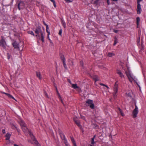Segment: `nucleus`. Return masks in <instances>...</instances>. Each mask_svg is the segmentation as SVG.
I'll return each mask as SVG.
<instances>
[{
	"mask_svg": "<svg viewBox=\"0 0 146 146\" xmlns=\"http://www.w3.org/2000/svg\"><path fill=\"white\" fill-rule=\"evenodd\" d=\"M60 101H61V102L62 103V104L63 105H64V104H63V100H62V98H61V99H60Z\"/></svg>",
	"mask_w": 146,
	"mask_h": 146,
	"instance_id": "obj_51",
	"label": "nucleus"
},
{
	"mask_svg": "<svg viewBox=\"0 0 146 146\" xmlns=\"http://www.w3.org/2000/svg\"><path fill=\"white\" fill-rule=\"evenodd\" d=\"M65 1H66L67 2H71L72 1H70V0H65Z\"/></svg>",
	"mask_w": 146,
	"mask_h": 146,
	"instance_id": "obj_52",
	"label": "nucleus"
},
{
	"mask_svg": "<svg viewBox=\"0 0 146 146\" xmlns=\"http://www.w3.org/2000/svg\"><path fill=\"white\" fill-rule=\"evenodd\" d=\"M136 11L138 14H140L141 13L142 9L141 8L140 4H137Z\"/></svg>",
	"mask_w": 146,
	"mask_h": 146,
	"instance_id": "obj_8",
	"label": "nucleus"
},
{
	"mask_svg": "<svg viewBox=\"0 0 146 146\" xmlns=\"http://www.w3.org/2000/svg\"><path fill=\"white\" fill-rule=\"evenodd\" d=\"M72 87L74 89H76L79 88L76 84H72Z\"/></svg>",
	"mask_w": 146,
	"mask_h": 146,
	"instance_id": "obj_23",
	"label": "nucleus"
},
{
	"mask_svg": "<svg viewBox=\"0 0 146 146\" xmlns=\"http://www.w3.org/2000/svg\"><path fill=\"white\" fill-rule=\"evenodd\" d=\"M117 73L118 74L121 78H124V76L121 70H117Z\"/></svg>",
	"mask_w": 146,
	"mask_h": 146,
	"instance_id": "obj_11",
	"label": "nucleus"
},
{
	"mask_svg": "<svg viewBox=\"0 0 146 146\" xmlns=\"http://www.w3.org/2000/svg\"><path fill=\"white\" fill-rule=\"evenodd\" d=\"M93 144H92V145H90V146H93Z\"/></svg>",
	"mask_w": 146,
	"mask_h": 146,
	"instance_id": "obj_63",
	"label": "nucleus"
},
{
	"mask_svg": "<svg viewBox=\"0 0 146 146\" xmlns=\"http://www.w3.org/2000/svg\"><path fill=\"white\" fill-rule=\"evenodd\" d=\"M0 92L1 93H2V94H5L9 98H11L13 99H14V100H15V99L14 98V97H13L12 95H11L10 94H8V93H5V92H2V91H1Z\"/></svg>",
	"mask_w": 146,
	"mask_h": 146,
	"instance_id": "obj_13",
	"label": "nucleus"
},
{
	"mask_svg": "<svg viewBox=\"0 0 146 146\" xmlns=\"http://www.w3.org/2000/svg\"><path fill=\"white\" fill-rule=\"evenodd\" d=\"M49 35H48H48H47V38H48V39L49 40L50 39V38H49Z\"/></svg>",
	"mask_w": 146,
	"mask_h": 146,
	"instance_id": "obj_50",
	"label": "nucleus"
},
{
	"mask_svg": "<svg viewBox=\"0 0 146 146\" xmlns=\"http://www.w3.org/2000/svg\"><path fill=\"white\" fill-rule=\"evenodd\" d=\"M0 45L3 48L5 47V41L3 38H2L0 40Z\"/></svg>",
	"mask_w": 146,
	"mask_h": 146,
	"instance_id": "obj_12",
	"label": "nucleus"
},
{
	"mask_svg": "<svg viewBox=\"0 0 146 146\" xmlns=\"http://www.w3.org/2000/svg\"><path fill=\"white\" fill-rule=\"evenodd\" d=\"M141 47H142V48H143V42H141Z\"/></svg>",
	"mask_w": 146,
	"mask_h": 146,
	"instance_id": "obj_55",
	"label": "nucleus"
},
{
	"mask_svg": "<svg viewBox=\"0 0 146 146\" xmlns=\"http://www.w3.org/2000/svg\"><path fill=\"white\" fill-rule=\"evenodd\" d=\"M81 118L83 120H85V117L84 116L80 115Z\"/></svg>",
	"mask_w": 146,
	"mask_h": 146,
	"instance_id": "obj_40",
	"label": "nucleus"
},
{
	"mask_svg": "<svg viewBox=\"0 0 146 146\" xmlns=\"http://www.w3.org/2000/svg\"><path fill=\"white\" fill-rule=\"evenodd\" d=\"M114 32L115 33H117V32H118V31L117 30H114Z\"/></svg>",
	"mask_w": 146,
	"mask_h": 146,
	"instance_id": "obj_59",
	"label": "nucleus"
},
{
	"mask_svg": "<svg viewBox=\"0 0 146 146\" xmlns=\"http://www.w3.org/2000/svg\"><path fill=\"white\" fill-rule=\"evenodd\" d=\"M75 123L79 128L81 127V126L80 124V122L79 120H77Z\"/></svg>",
	"mask_w": 146,
	"mask_h": 146,
	"instance_id": "obj_21",
	"label": "nucleus"
},
{
	"mask_svg": "<svg viewBox=\"0 0 146 146\" xmlns=\"http://www.w3.org/2000/svg\"><path fill=\"white\" fill-rule=\"evenodd\" d=\"M68 81L69 83L70 84L71 83V81L70 80L68 79Z\"/></svg>",
	"mask_w": 146,
	"mask_h": 146,
	"instance_id": "obj_56",
	"label": "nucleus"
},
{
	"mask_svg": "<svg viewBox=\"0 0 146 146\" xmlns=\"http://www.w3.org/2000/svg\"><path fill=\"white\" fill-rule=\"evenodd\" d=\"M117 38L116 37H115L114 38V42L113 44V45H115L117 43Z\"/></svg>",
	"mask_w": 146,
	"mask_h": 146,
	"instance_id": "obj_28",
	"label": "nucleus"
},
{
	"mask_svg": "<svg viewBox=\"0 0 146 146\" xmlns=\"http://www.w3.org/2000/svg\"><path fill=\"white\" fill-rule=\"evenodd\" d=\"M62 29H61L59 30L58 34L60 35L61 36H62Z\"/></svg>",
	"mask_w": 146,
	"mask_h": 146,
	"instance_id": "obj_39",
	"label": "nucleus"
},
{
	"mask_svg": "<svg viewBox=\"0 0 146 146\" xmlns=\"http://www.w3.org/2000/svg\"><path fill=\"white\" fill-rule=\"evenodd\" d=\"M100 85H101L103 86H105L107 88H109V87L107 86L104 84H100Z\"/></svg>",
	"mask_w": 146,
	"mask_h": 146,
	"instance_id": "obj_41",
	"label": "nucleus"
},
{
	"mask_svg": "<svg viewBox=\"0 0 146 146\" xmlns=\"http://www.w3.org/2000/svg\"><path fill=\"white\" fill-rule=\"evenodd\" d=\"M96 136V135H94V136H93V137L92 138H94V139H95V138Z\"/></svg>",
	"mask_w": 146,
	"mask_h": 146,
	"instance_id": "obj_60",
	"label": "nucleus"
},
{
	"mask_svg": "<svg viewBox=\"0 0 146 146\" xmlns=\"http://www.w3.org/2000/svg\"><path fill=\"white\" fill-rule=\"evenodd\" d=\"M36 75L37 77L40 80L42 79V77L41 76L40 73L39 72L36 71Z\"/></svg>",
	"mask_w": 146,
	"mask_h": 146,
	"instance_id": "obj_14",
	"label": "nucleus"
},
{
	"mask_svg": "<svg viewBox=\"0 0 146 146\" xmlns=\"http://www.w3.org/2000/svg\"><path fill=\"white\" fill-rule=\"evenodd\" d=\"M11 135L9 133H7L5 135L6 140H9L10 139Z\"/></svg>",
	"mask_w": 146,
	"mask_h": 146,
	"instance_id": "obj_18",
	"label": "nucleus"
},
{
	"mask_svg": "<svg viewBox=\"0 0 146 146\" xmlns=\"http://www.w3.org/2000/svg\"><path fill=\"white\" fill-rule=\"evenodd\" d=\"M140 21V19L139 17H138L136 18V23L137 26L138 25L139 22Z\"/></svg>",
	"mask_w": 146,
	"mask_h": 146,
	"instance_id": "obj_25",
	"label": "nucleus"
},
{
	"mask_svg": "<svg viewBox=\"0 0 146 146\" xmlns=\"http://www.w3.org/2000/svg\"><path fill=\"white\" fill-rule=\"evenodd\" d=\"M93 78L95 80L96 82L97 81H99L98 78L97 76L96 75H94L93 76Z\"/></svg>",
	"mask_w": 146,
	"mask_h": 146,
	"instance_id": "obj_22",
	"label": "nucleus"
},
{
	"mask_svg": "<svg viewBox=\"0 0 146 146\" xmlns=\"http://www.w3.org/2000/svg\"><path fill=\"white\" fill-rule=\"evenodd\" d=\"M23 46L22 47V49H21V50H20L19 51V52L20 53V54H21V52L23 51Z\"/></svg>",
	"mask_w": 146,
	"mask_h": 146,
	"instance_id": "obj_49",
	"label": "nucleus"
},
{
	"mask_svg": "<svg viewBox=\"0 0 146 146\" xmlns=\"http://www.w3.org/2000/svg\"><path fill=\"white\" fill-rule=\"evenodd\" d=\"M32 139H31L33 140V141L34 142L35 144L36 145V146H41L39 144L38 142V141L37 140L36 138L34 137H32Z\"/></svg>",
	"mask_w": 146,
	"mask_h": 146,
	"instance_id": "obj_9",
	"label": "nucleus"
},
{
	"mask_svg": "<svg viewBox=\"0 0 146 146\" xmlns=\"http://www.w3.org/2000/svg\"><path fill=\"white\" fill-rule=\"evenodd\" d=\"M70 138L73 144V146H77L74 138L72 137H70Z\"/></svg>",
	"mask_w": 146,
	"mask_h": 146,
	"instance_id": "obj_17",
	"label": "nucleus"
},
{
	"mask_svg": "<svg viewBox=\"0 0 146 146\" xmlns=\"http://www.w3.org/2000/svg\"><path fill=\"white\" fill-rule=\"evenodd\" d=\"M50 0L53 3L54 7H56V6L55 1L54 0Z\"/></svg>",
	"mask_w": 146,
	"mask_h": 146,
	"instance_id": "obj_32",
	"label": "nucleus"
},
{
	"mask_svg": "<svg viewBox=\"0 0 146 146\" xmlns=\"http://www.w3.org/2000/svg\"><path fill=\"white\" fill-rule=\"evenodd\" d=\"M90 107L92 109H94V104L92 103L90 105Z\"/></svg>",
	"mask_w": 146,
	"mask_h": 146,
	"instance_id": "obj_33",
	"label": "nucleus"
},
{
	"mask_svg": "<svg viewBox=\"0 0 146 146\" xmlns=\"http://www.w3.org/2000/svg\"><path fill=\"white\" fill-rule=\"evenodd\" d=\"M62 62H63V66H64V67L65 68V69H67V67L66 65V64L65 63V61H63Z\"/></svg>",
	"mask_w": 146,
	"mask_h": 146,
	"instance_id": "obj_34",
	"label": "nucleus"
},
{
	"mask_svg": "<svg viewBox=\"0 0 146 146\" xmlns=\"http://www.w3.org/2000/svg\"><path fill=\"white\" fill-rule=\"evenodd\" d=\"M99 1V0H95V1H94L93 0H91L90 3L92 4L97 5L98 4Z\"/></svg>",
	"mask_w": 146,
	"mask_h": 146,
	"instance_id": "obj_19",
	"label": "nucleus"
},
{
	"mask_svg": "<svg viewBox=\"0 0 146 146\" xmlns=\"http://www.w3.org/2000/svg\"><path fill=\"white\" fill-rule=\"evenodd\" d=\"M127 95L128 96H131L129 94V93H128V94H127Z\"/></svg>",
	"mask_w": 146,
	"mask_h": 146,
	"instance_id": "obj_61",
	"label": "nucleus"
},
{
	"mask_svg": "<svg viewBox=\"0 0 146 146\" xmlns=\"http://www.w3.org/2000/svg\"><path fill=\"white\" fill-rule=\"evenodd\" d=\"M60 58H61L62 61V62L63 61H65V58H64V56L63 55H61L60 56Z\"/></svg>",
	"mask_w": 146,
	"mask_h": 146,
	"instance_id": "obj_31",
	"label": "nucleus"
},
{
	"mask_svg": "<svg viewBox=\"0 0 146 146\" xmlns=\"http://www.w3.org/2000/svg\"><path fill=\"white\" fill-rule=\"evenodd\" d=\"M17 3H18V8L19 10L23 9L25 7V4L23 1L18 0Z\"/></svg>",
	"mask_w": 146,
	"mask_h": 146,
	"instance_id": "obj_5",
	"label": "nucleus"
},
{
	"mask_svg": "<svg viewBox=\"0 0 146 146\" xmlns=\"http://www.w3.org/2000/svg\"><path fill=\"white\" fill-rule=\"evenodd\" d=\"M34 31L36 34L35 36L36 38L38 40H41L42 42H44L45 35L44 32L42 31L41 27L40 26H38L35 29Z\"/></svg>",
	"mask_w": 146,
	"mask_h": 146,
	"instance_id": "obj_1",
	"label": "nucleus"
},
{
	"mask_svg": "<svg viewBox=\"0 0 146 146\" xmlns=\"http://www.w3.org/2000/svg\"><path fill=\"white\" fill-rule=\"evenodd\" d=\"M58 98H59V99H61V98H62L61 97L60 94H58Z\"/></svg>",
	"mask_w": 146,
	"mask_h": 146,
	"instance_id": "obj_45",
	"label": "nucleus"
},
{
	"mask_svg": "<svg viewBox=\"0 0 146 146\" xmlns=\"http://www.w3.org/2000/svg\"><path fill=\"white\" fill-rule=\"evenodd\" d=\"M115 55L114 53L111 52H109L107 54V56L110 57H111Z\"/></svg>",
	"mask_w": 146,
	"mask_h": 146,
	"instance_id": "obj_16",
	"label": "nucleus"
},
{
	"mask_svg": "<svg viewBox=\"0 0 146 146\" xmlns=\"http://www.w3.org/2000/svg\"><path fill=\"white\" fill-rule=\"evenodd\" d=\"M125 74L127 76L129 81L131 82H132L134 80V76L133 74L130 73L129 71H126L125 72Z\"/></svg>",
	"mask_w": 146,
	"mask_h": 146,
	"instance_id": "obj_6",
	"label": "nucleus"
},
{
	"mask_svg": "<svg viewBox=\"0 0 146 146\" xmlns=\"http://www.w3.org/2000/svg\"><path fill=\"white\" fill-rule=\"evenodd\" d=\"M21 128L23 131L25 133H28L29 134L31 139H32V138L33 137L32 136H33V137H35L33 135L32 132H31V130L27 128V125L24 126V127H22Z\"/></svg>",
	"mask_w": 146,
	"mask_h": 146,
	"instance_id": "obj_3",
	"label": "nucleus"
},
{
	"mask_svg": "<svg viewBox=\"0 0 146 146\" xmlns=\"http://www.w3.org/2000/svg\"><path fill=\"white\" fill-rule=\"evenodd\" d=\"M28 141L29 142H30L31 143H33V142L31 141V140H28Z\"/></svg>",
	"mask_w": 146,
	"mask_h": 146,
	"instance_id": "obj_57",
	"label": "nucleus"
},
{
	"mask_svg": "<svg viewBox=\"0 0 146 146\" xmlns=\"http://www.w3.org/2000/svg\"><path fill=\"white\" fill-rule=\"evenodd\" d=\"M49 41H50V43H51V44H53V42L51 40V39L49 40Z\"/></svg>",
	"mask_w": 146,
	"mask_h": 146,
	"instance_id": "obj_53",
	"label": "nucleus"
},
{
	"mask_svg": "<svg viewBox=\"0 0 146 146\" xmlns=\"http://www.w3.org/2000/svg\"><path fill=\"white\" fill-rule=\"evenodd\" d=\"M94 138H92L91 141V144L94 145L95 144V142L94 141Z\"/></svg>",
	"mask_w": 146,
	"mask_h": 146,
	"instance_id": "obj_35",
	"label": "nucleus"
},
{
	"mask_svg": "<svg viewBox=\"0 0 146 146\" xmlns=\"http://www.w3.org/2000/svg\"><path fill=\"white\" fill-rule=\"evenodd\" d=\"M11 55L9 54V53H7V58L8 59H10V58Z\"/></svg>",
	"mask_w": 146,
	"mask_h": 146,
	"instance_id": "obj_44",
	"label": "nucleus"
},
{
	"mask_svg": "<svg viewBox=\"0 0 146 146\" xmlns=\"http://www.w3.org/2000/svg\"><path fill=\"white\" fill-rule=\"evenodd\" d=\"M61 23L63 27L64 28H65L66 27V24L65 22L64 21L62 20L61 21Z\"/></svg>",
	"mask_w": 146,
	"mask_h": 146,
	"instance_id": "obj_29",
	"label": "nucleus"
},
{
	"mask_svg": "<svg viewBox=\"0 0 146 146\" xmlns=\"http://www.w3.org/2000/svg\"><path fill=\"white\" fill-rule=\"evenodd\" d=\"M12 45L14 47V49L13 51L15 54H17V51H19L20 50L19 44L17 41H15L13 42H12Z\"/></svg>",
	"mask_w": 146,
	"mask_h": 146,
	"instance_id": "obj_2",
	"label": "nucleus"
},
{
	"mask_svg": "<svg viewBox=\"0 0 146 146\" xmlns=\"http://www.w3.org/2000/svg\"><path fill=\"white\" fill-rule=\"evenodd\" d=\"M63 140L64 143L65 144V145H66V144H69L68 143L67 140L66 139V138H65L63 139Z\"/></svg>",
	"mask_w": 146,
	"mask_h": 146,
	"instance_id": "obj_26",
	"label": "nucleus"
},
{
	"mask_svg": "<svg viewBox=\"0 0 146 146\" xmlns=\"http://www.w3.org/2000/svg\"><path fill=\"white\" fill-rule=\"evenodd\" d=\"M117 82V81L115 82L113 87L114 92L113 93V95L114 99L116 98L117 97V93L118 90V84Z\"/></svg>",
	"mask_w": 146,
	"mask_h": 146,
	"instance_id": "obj_4",
	"label": "nucleus"
},
{
	"mask_svg": "<svg viewBox=\"0 0 146 146\" xmlns=\"http://www.w3.org/2000/svg\"><path fill=\"white\" fill-rule=\"evenodd\" d=\"M65 146H70L69 144H66L65 145Z\"/></svg>",
	"mask_w": 146,
	"mask_h": 146,
	"instance_id": "obj_58",
	"label": "nucleus"
},
{
	"mask_svg": "<svg viewBox=\"0 0 146 146\" xmlns=\"http://www.w3.org/2000/svg\"><path fill=\"white\" fill-rule=\"evenodd\" d=\"M86 103L90 105L93 103V101L92 100H88L86 101Z\"/></svg>",
	"mask_w": 146,
	"mask_h": 146,
	"instance_id": "obj_24",
	"label": "nucleus"
},
{
	"mask_svg": "<svg viewBox=\"0 0 146 146\" xmlns=\"http://www.w3.org/2000/svg\"><path fill=\"white\" fill-rule=\"evenodd\" d=\"M112 0L114 1H118V0Z\"/></svg>",
	"mask_w": 146,
	"mask_h": 146,
	"instance_id": "obj_62",
	"label": "nucleus"
},
{
	"mask_svg": "<svg viewBox=\"0 0 146 146\" xmlns=\"http://www.w3.org/2000/svg\"><path fill=\"white\" fill-rule=\"evenodd\" d=\"M80 64L81 66L82 67H83V62L82 61H81L80 62Z\"/></svg>",
	"mask_w": 146,
	"mask_h": 146,
	"instance_id": "obj_37",
	"label": "nucleus"
},
{
	"mask_svg": "<svg viewBox=\"0 0 146 146\" xmlns=\"http://www.w3.org/2000/svg\"><path fill=\"white\" fill-rule=\"evenodd\" d=\"M73 120L74 122H75L77 120H78L77 119L76 117H74L73 118Z\"/></svg>",
	"mask_w": 146,
	"mask_h": 146,
	"instance_id": "obj_43",
	"label": "nucleus"
},
{
	"mask_svg": "<svg viewBox=\"0 0 146 146\" xmlns=\"http://www.w3.org/2000/svg\"><path fill=\"white\" fill-rule=\"evenodd\" d=\"M2 132L3 134H5V129H3L2 130Z\"/></svg>",
	"mask_w": 146,
	"mask_h": 146,
	"instance_id": "obj_48",
	"label": "nucleus"
},
{
	"mask_svg": "<svg viewBox=\"0 0 146 146\" xmlns=\"http://www.w3.org/2000/svg\"><path fill=\"white\" fill-rule=\"evenodd\" d=\"M143 0H137V4H140V2L142 1Z\"/></svg>",
	"mask_w": 146,
	"mask_h": 146,
	"instance_id": "obj_42",
	"label": "nucleus"
},
{
	"mask_svg": "<svg viewBox=\"0 0 146 146\" xmlns=\"http://www.w3.org/2000/svg\"><path fill=\"white\" fill-rule=\"evenodd\" d=\"M140 37H139L137 39V43L138 45L139 44V42H140Z\"/></svg>",
	"mask_w": 146,
	"mask_h": 146,
	"instance_id": "obj_38",
	"label": "nucleus"
},
{
	"mask_svg": "<svg viewBox=\"0 0 146 146\" xmlns=\"http://www.w3.org/2000/svg\"><path fill=\"white\" fill-rule=\"evenodd\" d=\"M135 108L132 112L133 117L134 118H136L138 113V108L137 106L135 105Z\"/></svg>",
	"mask_w": 146,
	"mask_h": 146,
	"instance_id": "obj_7",
	"label": "nucleus"
},
{
	"mask_svg": "<svg viewBox=\"0 0 146 146\" xmlns=\"http://www.w3.org/2000/svg\"><path fill=\"white\" fill-rule=\"evenodd\" d=\"M43 23L44 25H45L46 27H47V26H48V25L46 24V23H45V22L44 21H43Z\"/></svg>",
	"mask_w": 146,
	"mask_h": 146,
	"instance_id": "obj_46",
	"label": "nucleus"
},
{
	"mask_svg": "<svg viewBox=\"0 0 146 146\" xmlns=\"http://www.w3.org/2000/svg\"><path fill=\"white\" fill-rule=\"evenodd\" d=\"M19 122L21 127V128H22V127H24V126L26 125V124L25 123L24 121L21 119H20L19 121Z\"/></svg>",
	"mask_w": 146,
	"mask_h": 146,
	"instance_id": "obj_10",
	"label": "nucleus"
},
{
	"mask_svg": "<svg viewBox=\"0 0 146 146\" xmlns=\"http://www.w3.org/2000/svg\"><path fill=\"white\" fill-rule=\"evenodd\" d=\"M56 90L57 93V94L58 95V94H59V93L58 92V91L57 90V88H56Z\"/></svg>",
	"mask_w": 146,
	"mask_h": 146,
	"instance_id": "obj_54",
	"label": "nucleus"
},
{
	"mask_svg": "<svg viewBox=\"0 0 146 146\" xmlns=\"http://www.w3.org/2000/svg\"><path fill=\"white\" fill-rule=\"evenodd\" d=\"M28 33L29 34H30L33 36H35L34 33L32 31H28Z\"/></svg>",
	"mask_w": 146,
	"mask_h": 146,
	"instance_id": "obj_30",
	"label": "nucleus"
},
{
	"mask_svg": "<svg viewBox=\"0 0 146 146\" xmlns=\"http://www.w3.org/2000/svg\"><path fill=\"white\" fill-rule=\"evenodd\" d=\"M46 32L48 33V35H50V33L49 31L48 26H47V27H46Z\"/></svg>",
	"mask_w": 146,
	"mask_h": 146,
	"instance_id": "obj_27",
	"label": "nucleus"
},
{
	"mask_svg": "<svg viewBox=\"0 0 146 146\" xmlns=\"http://www.w3.org/2000/svg\"><path fill=\"white\" fill-rule=\"evenodd\" d=\"M59 134L62 139L66 138L63 132H60L59 133Z\"/></svg>",
	"mask_w": 146,
	"mask_h": 146,
	"instance_id": "obj_15",
	"label": "nucleus"
},
{
	"mask_svg": "<svg viewBox=\"0 0 146 146\" xmlns=\"http://www.w3.org/2000/svg\"><path fill=\"white\" fill-rule=\"evenodd\" d=\"M93 125H94L93 127L94 128H98V126L97 124H93Z\"/></svg>",
	"mask_w": 146,
	"mask_h": 146,
	"instance_id": "obj_36",
	"label": "nucleus"
},
{
	"mask_svg": "<svg viewBox=\"0 0 146 146\" xmlns=\"http://www.w3.org/2000/svg\"><path fill=\"white\" fill-rule=\"evenodd\" d=\"M117 110L119 111V112L120 113L121 115L122 116H124V114L123 113V111L119 107L117 108Z\"/></svg>",
	"mask_w": 146,
	"mask_h": 146,
	"instance_id": "obj_20",
	"label": "nucleus"
},
{
	"mask_svg": "<svg viewBox=\"0 0 146 146\" xmlns=\"http://www.w3.org/2000/svg\"><path fill=\"white\" fill-rule=\"evenodd\" d=\"M107 2L108 5H109L110 4V2L109 0H106Z\"/></svg>",
	"mask_w": 146,
	"mask_h": 146,
	"instance_id": "obj_47",
	"label": "nucleus"
}]
</instances>
